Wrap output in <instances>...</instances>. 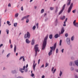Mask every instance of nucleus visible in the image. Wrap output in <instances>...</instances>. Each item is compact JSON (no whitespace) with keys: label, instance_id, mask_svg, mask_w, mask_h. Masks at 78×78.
I'll return each instance as SVG.
<instances>
[{"label":"nucleus","instance_id":"obj_64","mask_svg":"<svg viewBox=\"0 0 78 78\" xmlns=\"http://www.w3.org/2000/svg\"><path fill=\"white\" fill-rule=\"evenodd\" d=\"M33 0H30V2H32Z\"/></svg>","mask_w":78,"mask_h":78},{"label":"nucleus","instance_id":"obj_2","mask_svg":"<svg viewBox=\"0 0 78 78\" xmlns=\"http://www.w3.org/2000/svg\"><path fill=\"white\" fill-rule=\"evenodd\" d=\"M38 44H36L34 46V50L35 51V56L37 55V52H39L40 50L39 49V48L37 47Z\"/></svg>","mask_w":78,"mask_h":78},{"label":"nucleus","instance_id":"obj_33","mask_svg":"<svg viewBox=\"0 0 78 78\" xmlns=\"http://www.w3.org/2000/svg\"><path fill=\"white\" fill-rule=\"evenodd\" d=\"M48 66V63H46V65H45V67H47V66Z\"/></svg>","mask_w":78,"mask_h":78},{"label":"nucleus","instance_id":"obj_19","mask_svg":"<svg viewBox=\"0 0 78 78\" xmlns=\"http://www.w3.org/2000/svg\"><path fill=\"white\" fill-rule=\"evenodd\" d=\"M55 38H58V34H55Z\"/></svg>","mask_w":78,"mask_h":78},{"label":"nucleus","instance_id":"obj_5","mask_svg":"<svg viewBox=\"0 0 78 78\" xmlns=\"http://www.w3.org/2000/svg\"><path fill=\"white\" fill-rule=\"evenodd\" d=\"M65 7H66V4H64L63 6L62 9V10H61V11H60L58 14L59 15H60V14H61V13H62V12H63L64 9V8H65Z\"/></svg>","mask_w":78,"mask_h":78},{"label":"nucleus","instance_id":"obj_44","mask_svg":"<svg viewBox=\"0 0 78 78\" xmlns=\"http://www.w3.org/2000/svg\"><path fill=\"white\" fill-rule=\"evenodd\" d=\"M31 76H32V77H33V76H34V74L33 73H32V75H31Z\"/></svg>","mask_w":78,"mask_h":78},{"label":"nucleus","instance_id":"obj_60","mask_svg":"<svg viewBox=\"0 0 78 78\" xmlns=\"http://www.w3.org/2000/svg\"><path fill=\"white\" fill-rule=\"evenodd\" d=\"M75 78H78V76H75Z\"/></svg>","mask_w":78,"mask_h":78},{"label":"nucleus","instance_id":"obj_1","mask_svg":"<svg viewBox=\"0 0 78 78\" xmlns=\"http://www.w3.org/2000/svg\"><path fill=\"white\" fill-rule=\"evenodd\" d=\"M48 36V34L46 36L44 39L42 50H44L45 48V47H46V45H47V41Z\"/></svg>","mask_w":78,"mask_h":78},{"label":"nucleus","instance_id":"obj_20","mask_svg":"<svg viewBox=\"0 0 78 78\" xmlns=\"http://www.w3.org/2000/svg\"><path fill=\"white\" fill-rule=\"evenodd\" d=\"M44 9H42L41 11V14H42V13H44Z\"/></svg>","mask_w":78,"mask_h":78},{"label":"nucleus","instance_id":"obj_22","mask_svg":"<svg viewBox=\"0 0 78 78\" xmlns=\"http://www.w3.org/2000/svg\"><path fill=\"white\" fill-rule=\"evenodd\" d=\"M71 41H73V40H74V36L71 37Z\"/></svg>","mask_w":78,"mask_h":78},{"label":"nucleus","instance_id":"obj_25","mask_svg":"<svg viewBox=\"0 0 78 78\" xmlns=\"http://www.w3.org/2000/svg\"><path fill=\"white\" fill-rule=\"evenodd\" d=\"M76 27H78V24H75L74 25Z\"/></svg>","mask_w":78,"mask_h":78},{"label":"nucleus","instance_id":"obj_46","mask_svg":"<svg viewBox=\"0 0 78 78\" xmlns=\"http://www.w3.org/2000/svg\"><path fill=\"white\" fill-rule=\"evenodd\" d=\"M21 11H23V7L22 6L21 8Z\"/></svg>","mask_w":78,"mask_h":78},{"label":"nucleus","instance_id":"obj_29","mask_svg":"<svg viewBox=\"0 0 78 78\" xmlns=\"http://www.w3.org/2000/svg\"><path fill=\"white\" fill-rule=\"evenodd\" d=\"M51 48H52V51L53 50V51H55V48H54L53 46H52L51 47Z\"/></svg>","mask_w":78,"mask_h":78},{"label":"nucleus","instance_id":"obj_53","mask_svg":"<svg viewBox=\"0 0 78 78\" xmlns=\"http://www.w3.org/2000/svg\"><path fill=\"white\" fill-rule=\"evenodd\" d=\"M28 66V64H27L26 66V68H27V67Z\"/></svg>","mask_w":78,"mask_h":78},{"label":"nucleus","instance_id":"obj_17","mask_svg":"<svg viewBox=\"0 0 78 78\" xmlns=\"http://www.w3.org/2000/svg\"><path fill=\"white\" fill-rule=\"evenodd\" d=\"M9 23H10V22L9 21H7V23L8 25L9 26L11 25V24H9Z\"/></svg>","mask_w":78,"mask_h":78},{"label":"nucleus","instance_id":"obj_9","mask_svg":"<svg viewBox=\"0 0 78 78\" xmlns=\"http://www.w3.org/2000/svg\"><path fill=\"white\" fill-rule=\"evenodd\" d=\"M70 3H71V0H68L67 3V5L68 6H69V5H70Z\"/></svg>","mask_w":78,"mask_h":78},{"label":"nucleus","instance_id":"obj_59","mask_svg":"<svg viewBox=\"0 0 78 78\" xmlns=\"http://www.w3.org/2000/svg\"><path fill=\"white\" fill-rule=\"evenodd\" d=\"M2 46H3V44H1V45H0V47H2Z\"/></svg>","mask_w":78,"mask_h":78},{"label":"nucleus","instance_id":"obj_42","mask_svg":"<svg viewBox=\"0 0 78 78\" xmlns=\"http://www.w3.org/2000/svg\"><path fill=\"white\" fill-rule=\"evenodd\" d=\"M56 53H58V49L57 48L56 49Z\"/></svg>","mask_w":78,"mask_h":78},{"label":"nucleus","instance_id":"obj_11","mask_svg":"<svg viewBox=\"0 0 78 78\" xmlns=\"http://www.w3.org/2000/svg\"><path fill=\"white\" fill-rule=\"evenodd\" d=\"M26 42L27 44H30V43L31 42V41H29V40H28V39H26Z\"/></svg>","mask_w":78,"mask_h":78},{"label":"nucleus","instance_id":"obj_15","mask_svg":"<svg viewBox=\"0 0 78 78\" xmlns=\"http://www.w3.org/2000/svg\"><path fill=\"white\" fill-rule=\"evenodd\" d=\"M49 38L50 39H51L53 37V35L52 34H51L49 36Z\"/></svg>","mask_w":78,"mask_h":78},{"label":"nucleus","instance_id":"obj_56","mask_svg":"<svg viewBox=\"0 0 78 78\" xmlns=\"http://www.w3.org/2000/svg\"><path fill=\"white\" fill-rule=\"evenodd\" d=\"M45 78V76H44V75L42 77V78Z\"/></svg>","mask_w":78,"mask_h":78},{"label":"nucleus","instance_id":"obj_61","mask_svg":"<svg viewBox=\"0 0 78 78\" xmlns=\"http://www.w3.org/2000/svg\"><path fill=\"white\" fill-rule=\"evenodd\" d=\"M71 59H74V58L73 57H72L71 58Z\"/></svg>","mask_w":78,"mask_h":78},{"label":"nucleus","instance_id":"obj_30","mask_svg":"<svg viewBox=\"0 0 78 78\" xmlns=\"http://www.w3.org/2000/svg\"><path fill=\"white\" fill-rule=\"evenodd\" d=\"M50 9H51V10H53V9H54V7H50Z\"/></svg>","mask_w":78,"mask_h":78},{"label":"nucleus","instance_id":"obj_3","mask_svg":"<svg viewBox=\"0 0 78 78\" xmlns=\"http://www.w3.org/2000/svg\"><path fill=\"white\" fill-rule=\"evenodd\" d=\"M27 37L29 39L30 37V32H27V34H26L24 36V38H27Z\"/></svg>","mask_w":78,"mask_h":78},{"label":"nucleus","instance_id":"obj_39","mask_svg":"<svg viewBox=\"0 0 78 78\" xmlns=\"http://www.w3.org/2000/svg\"><path fill=\"white\" fill-rule=\"evenodd\" d=\"M26 22V23H28L29 22V20L28 19H27Z\"/></svg>","mask_w":78,"mask_h":78},{"label":"nucleus","instance_id":"obj_57","mask_svg":"<svg viewBox=\"0 0 78 78\" xmlns=\"http://www.w3.org/2000/svg\"><path fill=\"white\" fill-rule=\"evenodd\" d=\"M11 48H12V44H11L10 45Z\"/></svg>","mask_w":78,"mask_h":78},{"label":"nucleus","instance_id":"obj_47","mask_svg":"<svg viewBox=\"0 0 78 78\" xmlns=\"http://www.w3.org/2000/svg\"><path fill=\"white\" fill-rule=\"evenodd\" d=\"M8 6H9V7H11V4L10 3H9L8 5Z\"/></svg>","mask_w":78,"mask_h":78},{"label":"nucleus","instance_id":"obj_54","mask_svg":"<svg viewBox=\"0 0 78 78\" xmlns=\"http://www.w3.org/2000/svg\"><path fill=\"white\" fill-rule=\"evenodd\" d=\"M54 67L52 68L51 69L52 72H53V69H54Z\"/></svg>","mask_w":78,"mask_h":78},{"label":"nucleus","instance_id":"obj_48","mask_svg":"<svg viewBox=\"0 0 78 78\" xmlns=\"http://www.w3.org/2000/svg\"><path fill=\"white\" fill-rule=\"evenodd\" d=\"M25 19V16H24V17H23L22 18V19H21L22 20H24V19Z\"/></svg>","mask_w":78,"mask_h":78},{"label":"nucleus","instance_id":"obj_62","mask_svg":"<svg viewBox=\"0 0 78 78\" xmlns=\"http://www.w3.org/2000/svg\"><path fill=\"white\" fill-rule=\"evenodd\" d=\"M76 72H78V69H76Z\"/></svg>","mask_w":78,"mask_h":78},{"label":"nucleus","instance_id":"obj_10","mask_svg":"<svg viewBox=\"0 0 78 78\" xmlns=\"http://www.w3.org/2000/svg\"><path fill=\"white\" fill-rule=\"evenodd\" d=\"M64 32V28L62 27V30H61V31L60 33L61 34H63V33Z\"/></svg>","mask_w":78,"mask_h":78},{"label":"nucleus","instance_id":"obj_50","mask_svg":"<svg viewBox=\"0 0 78 78\" xmlns=\"http://www.w3.org/2000/svg\"><path fill=\"white\" fill-rule=\"evenodd\" d=\"M25 71L26 72H27L28 71V69H27V68L25 70Z\"/></svg>","mask_w":78,"mask_h":78},{"label":"nucleus","instance_id":"obj_58","mask_svg":"<svg viewBox=\"0 0 78 78\" xmlns=\"http://www.w3.org/2000/svg\"><path fill=\"white\" fill-rule=\"evenodd\" d=\"M65 21V22H67V18H66Z\"/></svg>","mask_w":78,"mask_h":78},{"label":"nucleus","instance_id":"obj_28","mask_svg":"<svg viewBox=\"0 0 78 78\" xmlns=\"http://www.w3.org/2000/svg\"><path fill=\"white\" fill-rule=\"evenodd\" d=\"M76 23V20H74L73 22V24L74 25Z\"/></svg>","mask_w":78,"mask_h":78},{"label":"nucleus","instance_id":"obj_52","mask_svg":"<svg viewBox=\"0 0 78 78\" xmlns=\"http://www.w3.org/2000/svg\"><path fill=\"white\" fill-rule=\"evenodd\" d=\"M61 51L62 52V53H63L64 52V49H63Z\"/></svg>","mask_w":78,"mask_h":78},{"label":"nucleus","instance_id":"obj_49","mask_svg":"<svg viewBox=\"0 0 78 78\" xmlns=\"http://www.w3.org/2000/svg\"><path fill=\"white\" fill-rule=\"evenodd\" d=\"M69 65L70 66H72V62H70Z\"/></svg>","mask_w":78,"mask_h":78},{"label":"nucleus","instance_id":"obj_34","mask_svg":"<svg viewBox=\"0 0 78 78\" xmlns=\"http://www.w3.org/2000/svg\"><path fill=\"white\" fill-rule=\"evenodd\" d=\"M23 61H25V58H24V56H23Z\"/></svg>","mask_w":78,"mask_h":78},{"label":"nucleus","instance_id":"obj_45","mask_svg":"<svg viewBox=\"0 0 78 78\" xmlns=\"http://www.w3.org/2000/svg\"><path fill=\"white\" fill-rule=\"evenodd\" d=\"M75 11H76V10H74L72 12L73 13H75Z\"/></svg>","mask_w":78,"mask_h":78},{"label":"nucleus","instance_id":"obj_8","mask_svg":"<svg viewBox=\"0 0 78 78\" xmlns=\"http://www.w3.org/2000/svg\"><path fill=\"white\" fill-rule=\"evenodd\" d=\"M66 42L68 44H70V39L69 38H67L66 39Z\"/></svg>","mask_w":78,"mask_h":78},{"label":"nucleus","instance_id":"obj_38","mask_svg":"<svg viewBox=\"0 0 78 78\" xmlns=\"http://www.w3.org/2000/svg\"><path fill=\"white\" fill-rule=\"evenodd\" d=\"M10 53H9L7 55V58H8V57H9V56H10Z\"/></svg>","mask_w":78,"mask_h":78},{"label":"nucleus","instance_id":"obj_63","mask_svg":"<svg viewBox=\"0 0 78 78\" xmlns=\"http://www.w3.org/2000/svg\"><path fill=\"white\" fill-rule=\"evenodd\" d=\"M9 42L10 44H11V39L9 40Z\"/></svg>","mask_w":78,"mask_h":78},{"label":"nucleus","instance_id":"obj_43","mask_svg":"<svg viewBox=\"0 0 78 78\" xmlns=\"http://www.w3.org/2000/svg\"><path fill=\"white\" fill-rule=\"evenodd\" d=\"M56 69H55L53 72V73H54L56 72Z\"/></svg>","mask_w":78,"mask_h":78},{"label":"nucleus","instance_id":"obj_40","mask_svg":"<svg viewBox=\"0 0 78 78\" xmlns=\"http://www.w3.org/2000/svg\"><path fill=\"white\" fill-rule=\"evenodd\" d=\"M22 58H23V56H21L20 59H19V60H21V59H22Z\"/></svg>","mask_w":78,"mask_h":78},{"label":"nucleus","instance_id":"obj_7","mask_svg":"<svg viewBox=\"0 0 78 78\" xmlns=\"http://www.w3.org/2000/svg\"><path fill=\"white\" fill-rule=\"evenodd\" d=\"M25 66H24L23 67V69L20 68V71L21 73H23V70H25Z\"/></svg>","mask_w":78,"mask_h":78},{"label":"nucleus","instance_id":"obj_55","mask_svg":"<svg viewBox=\"0 0 78 78\" xmlns=\"http://www.w3.org/2000/svg\"><path fill=\"white\" fill-rule=\"evenodd\" d=\"M63 26H64V27H66V24H64L63 25Z\"/></svg>","mask_w":78,"mask_h":78},{"label":"nucleus","instance_id":"obj_36","mask_svg":"<svg viewBox=\"0 0 78 78\" xmlns=\"http://www.w3.org/2000/svg\"><path fill=\"white\" fill-rule=\"evenodd\" d=\"M36 26L37 27V28H38V26H39V23H37L36 24Z\"/></svg>","mask_w":78,"mask_h":78},{"label":"nucleus","instance_id":"obj_31","mask_svg":"<svg viewBox=\"0 0 78 78\" xmlns=\"http://www.w3.org/2000/svg\"><path fill=\"white\" fill-rule=\"evenodd\" d=\"M36 26H33V30H34L36 29Z\"/></svg>","mask_w":78,"mask_h":78},{"label":"nucleus","instance_id":"obj_51","mask_svg":"<svg viewBox=\"0 0 78 78\" xmlns=\"http://www.w3.org/2000/svg\"><path fill=\"white\" fill-rule=\"evenodd\" d=\"M16 71L15 70L14 71L12 72L13 73H16Z\"/></svg>","mask_w":78,"mask_h":78},{"label":"nucleus","instance_id":"obj_32","mask_svg":"<svg viewBox=\"0 0 78 78\" xmlns=\"http://www.w3.org/2000/svg\"><path fill=\"white\" fill-rule=\"evenodd\" d=\"M62 75V72H61V71H60L59 76H61Z\"/></svg>","mask_w":78,"mask_h":78},{"label":"nucleus","instance_id":"obj_12","mask_svg":"<svg viewBox=\"0 0 78 78\" xmlns=\"http://www.w3.org/2000/svg\"><path fill=\"white\" fill-rule=\"evenodd\" d=\"M31 45H34V39H33L31 43Z\"/></svg>","mask_w":78,"mask_h":78},{"label":"nucleus","instance_id":"obj_26","mask_svg":"<svg viewBox=\"0 0 78 78\" xmlns=\"http://www.w3.org/2000/svg\"><path fill=\"white\" fill-rule=\"evenodd\" d=\"M61 43H62V40H61L60 41L59 45L61 46Z\"/></svg>","mask_w":78,"mask_h":78},{"label":"nucleus","instance_id":"obj_6","mask_svg":"<svg viewBox=\"0 0 78 78\" xmlns=\"http://www.w3.org/2000/svg\"><path fill=\"white\" fill-rule=\"evenodd\" d=\"M50 48L51 50H50V51L48 53L49 56H50V55L52 54V51H53V48H51V47H50Z\"/></svg>","mask_w":78,"mask_h":78},{"label":"nucleus","instance_id":"obj_41","mask_svg":"<svg viewBox=\"0 0 78 78\" xmlns=\"http://www.w3.org/2000/svg\"><path fill=\"white\" fill-rule=\"evenodd\" d=\"M40 61H41V59H39L38 60V64H39L40 63Z\"/></svg>","mask_w":78,"mask_h":78},{"label":"nucleus","instance_id":"obj_27","mask_svg":"<svg viewBox=\"0 0 78 78\" xmlns=\"http://www.w3.org/2000/svg\"><path fill=\"white\" fill-rule=\"evenodd\" d=\"M30 16V15H28L27 16H24V17L25 19H27V18H28V17Z\"/></svg>","mask_w":78,"mask_h":78},{"label":"nucleus","instance_id":"obj_14","mask_svg":"<svg viewBox=\"0 0 78 78\" xmlns=\"http://www.w3.org/2000/svg\"><path fill=\"white\" fill-rule=\"evenodd\" d=\"M75 64H76V65L78 66V60H76L75 62Z\"/></svg>","mask_w":78,"mask_h":78},{"label":"nucleus","instance_id":"obj_13","mask_svg":"<svg viewBox=\"0 0 78 78\" xmlns=\"http://www.w3.org/2000/svg\"><path fill=\"white\" fill-rule=\"evenodd\" d=\"M16 44H15L14 48V53H16Z\"/></svg>","mask_w":78,"mask_h":78},{"label":"nucleus","instance_id":"obj_35","mask_svg":"<svg viewBox=\"0 0 78 78\" xmlns=\"http://www.w3.org/2000/svg\"><path fill=\"white\" fill-rule=\"evenodd\" d=\"M65 36H66V37H67L68 36V34L67 33L65 34Z\"/></svg>","mask_w":78,"mask_h":78},{"label":"nucleus","instance_id":"obj_21","mask_svg":"<svg viewBox=\"0 0 78 78\" xmlns=\"http://www.w3.org/2000/svg\"><path fill=\"white\" fill-rule=\"evenodd\" d=\"M18 16H19V13H16L15 15V17H18Z\"/></svg>","mask_w":78,"mask_h":78},{"label":"nucleus","instance_id":"obj_37","mask_svg":"<svg viewBox=\"0 0 78 78\" xmlns=\"http://www.w3.org/2000/svg\"><path fill=\"white\" fill-rule=\"evenodd\" d=\"M56 44L55 43L53 47L54 48H56Z\"/></svg>","mask_w":78,"mask_h":78},{"label":"nucleus","instance_id":"obj_4","mask_svg":"<svg viewBox=\"0 0 78 78\" xmlns=\"http://www.w3.org/2000/svg\"><path fill=\"white\" fill-rule=\"evenodd\" d=\"M73 3H72L69 7V8L68 10V13H69L71 11V10L72 9V7L73 6Z\"/></svg>","mask_w":78,"mask_h":78},{"label":"nucleus","instance_id":"obj_23","mask_svg":"<svg viewBox=\"0 0 78 78\" xmlns=\"http://www.w3.org/2000/svg\"><path fill=\"white\" fill-rule=\"evenodd\" d=\"M17 23H15L14 24V27H16L17 26Z\"/></svg>","mask_w":78,"mask_h":78},{"label":"nucleus","instance_id":"obj_24","mask_svg":"<svg viewBox=\"0 0 78 78\" xmlns=\"http://www.w3.org/2000/svg\"><path fill=\"white\" fill-rule=\"evenodd\" d=\"M6 32L7 34H9V30L7 29Z\"/></svg>","mask_w":78,"mask_h":78},{"label":"nucleus","instance_id":"obj_18","mask_svg":"<svg viewBox=\"0 0 78 78\" xmlns=\"http://www.w3.org/2000/svg\"><path fill=\"white\" fill-rule=\"evenodd\" d=\"M36 63L35 64V65L34 64V65H33L34 70H35V68L36 67Z\"/></svg>","mask_w":78,"mask_h":78},{"label":"nucleus","instance_id":"obj_16","mask_svg":"<svg viewBox=\"0 0 78 78\" xmlns=\"http://www.w3.org/2000/svg\"><path fill=\"white\" fill-rule=\"evenodd\" d=\"M66 18V16H63L62 17H61V20H64Z\"/></svg>","mask_w":78,"mask_h":78}]
</instances>
